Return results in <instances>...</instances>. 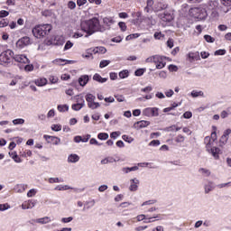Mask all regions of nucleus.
Returning <instances> with one entry per match:
<instances>
[{
  "instance_id": "obj_55",
  "label": "nucleus",
  "mask_w": 231,
  "mask_h": 231,
  "mask_svg": "<svg viewBox=\"0 0 231 231\" xmlns=\"http://www.w3.org/2000/svg\"><path fill=\"white\" fill-rule=\"evenodd\" d=\"M115 98L117 100V102H125V97L123 95H116Z\"/></svg>"
},
{
  "instance_id": "obj_38",
  "label": "nucleus",
  "mask_w": 231,
  "mask_h": 231,
  "mask_svg": "<svg viewBox=\"0 0 231 231\" xmlns=\"http://www.w3.org/2000/svg\"><path fill=\"white\" fill-rule=\"evenodd\" d=\"M69 189H72L73 190H75V192H78L79 189H73L68 185H60L59 186V190H69Z\"/></svg>"
},
{
  "instance_id": "obj_7",
  "label": "nucleus",
  "mask_w": 231,
  "mask_h": 231,
  "mask_svg": "<svg viewBox=\"0 0 231 231\" xmlns=\"http://www.w3.org/2000/svg\"><path fill=\"white\" fill-rule=\"evenodd\" d=\"M153 64H155L156 69H163V67L167 65V60L163 56L156 55Z\"/></svg>"
},
{
  "instance_id": "obj_49",
  "label": "nucleus",
  "mask_w": 231,
  "mask_h": 231,
  "mask_svg": "<svg viewBox=\"0 0 231 231\" xmlns=\"http://www.w3.org/2000/svg\"><path fill=\"white\" fill-rule=\"evenodd\" d=\"M118 26H119L121 32H125V30H127V25L124 22H119Z\"/></svg>"
},
{
  "instance_id": "obj_53",
  "label": "nucleus",
  "mask_w": 231,
  "mask_h": 231,
  "mask_svg": "<svg viewBox=\"0 0 231 231\" xmlns=\"http://www.w3.org/2000/svg\"><path fill=\"white\" fill-rule=\"evenodd\" d=\"M231 187V181L226 182V183H221L217 185L218 189H225V188H228Z\"/></svg>"
},
{
  "instance_id": "obj_43",
  "label": "nucleus",
  "mask_w": 231,
  "mask_h": 231,
  "mask_svg": "<svg viewBox=\"0 0 231 231\" xmlns=\"http://www.w3.org/2000/svg\"><path fill=\"white\" fill-rule=\"evenodd\" d=\"M146 69H138L135 70L134 75L135 77H142L143 73H145Z\"/></svg>"
},
{
  "instance_id": "obj_58",
  "label": "nucleus",
  "mask_w": 231,
  "mask_h": 231,
  "mask_svg": "<svg viewBox=\"0 0 231 231\" xmlns=\"http://www.w3.org/2000/svg\"><path fill=\"white\" fill-rule=\"evenodd\" d=\"M120 134H122L120 132H112L110 134V138H114V140H116V138H118Z\"/></svg>"
},
{
  "instance_id": "obj_6",
  "label": "nucleus",
  "mask_w": 231,
  "mask_h": 231,
  "mask_svg": "<svg viewBox=\"0 0 231 231\" xmlns=\"http://www.w3.org/2000/svg\"><path fill=\"white\" fill-rule=\"evenodd\" d=\"M160 108L158 107H147L143 110V116L152 118V116H160Z\"/></svg>"
},
{
  "instance_id": "obj_11",
  "label": "nucleus",
  "mask_w": 231,
  "mask_h": 231,
  "mask_svg": "<svg viewBox=\"0 0 231 231\" xmlns=\"http://www.w3.org/2000/svg\"><path fill=\"white\" fill-rule=\"evenodd\" d=\"M140 187V180L138 178H134L130 180L129 190L130 192H136Z\"/></svg>"
},
{
  "instance_id": "obj_17",
  "label": "nucleus",
  "mask_w": 231,
  "mask_h": 231,
  "mask_svg": "<svg viewBox=\"0 0 231 231\" xmlns=\"http://www.w3.org/2000/svg\"><path fill=\"white\" fill-rule=\"evenodd\" d=\"M214 142L212 139H210V136H206L204 138V143H205V147H206V151L214 147Z\"/></svg>"
},
{
  "instance_id": "obj_50",
  "label": "nucleus",
  "mask_w": 231,
  "mask_h": 231,
  "mask_svg": "<svg viewBox=\"0 0 231 231\" xmlns=\"http://www.w3.org/2000/svg\"><path fill=\"white\" fill-rule=\"evenodd\" d=\"M59 109L61 113H64L66 111L69 110V106L68 105H62V106H59Z\"/></svg>"
},
{
  "instance_id": "obj_41",
  "label": "nucleus",
  "mask_w": 231,
  "mask_h": 231,
  "mask_svg": "<svg viewBox=\"0 0 231 231\" xmlns=\"http://www.w3.org/2000/svg\"><path fill=\"white\" fill-rule=\"evenodd\" d=\"M175 142L177 143H183V142H185V136H183L182 134L177 135L175 138Z\"/></svg>"
},
{
  "instance_id": "obj_28",
  "label": "nucleus",
  "mask_w": 231,
  "mask_h": 231,
  "mask_svg": "<svg viewBox=\"0 0 231 231\" xmlns=\"http://www.w3.org/2000/svg\"><path fill=\"white\" fill-rule=\"evenodd\" d=\"M199 174H202V176H205L206 178H208V176H210L212 174L210 170H208L207 168L199 169Z\"/></svg>"
},
{
  "instance_id": "obj_19",
  "label": "nucleus",
  "mask_w": 231,
  "mask_h": 231,
  "mask_svg": "<svg viewBox=\"0 0 231 231\" xmlns=\"http://www.w3.org/2000/svg\"><path fill=\"white\" fill-rule=\"evenodd\" d=\"M88 82H89V77L88 75H82L79 77V86L84 88V86H86V84H88Z\"/></svg>"
},
{
  "instance_id": "obj_42",
  "label": "nucleus",
  "mask_w": 231,
  "mask_h": 231,
  "mask_svg": "<svg viewBox=\"0 0 231 231\" xmlns=\"http://www.w3.org/2000/svg\"><path fill=\"white\" fill-rule=\"evenodd\" d=\"M71 48H73V42H71V41H68L64 46L63 51H68V50H71Z\"/></svg>"
},
{
  "instance_id": "obj_12",
  "label": "nucleus",
  "mask_w": 231,
  "mask_h": 231,
  "mask_svg": "<svg viewBox=\"0 0 231 231\" xmlns=\"http://www.w3.org/2000/svg\"><path fill=\"white\" fill-rule=\"evenodd\" d=\"M159 17L164 23H171V21H172V19H174V15L172 14H171L170 12H167V11H165L162 14H160Z\"/></svg>"
},
{
  "instance_id": "obj_29",
  "label": "nucleus",
  "mask_w": 231,
  "mask_h": 231,
  "mask_svg": "<svg viewBox=\"0 0 231 231\" xmlns=\"http://www.w3.org/2000/svg\"><path fill=\"white\" fill-rule=\"evenodd\" d=\"M153 219H157V221H160V215H155L153 217H150L146 215V218L143 221V223H154Z\"/></svg>"
},
{
  "instance_id": "obj_22",
  "label": "nucleus",
  "mask_w": 231,
  "mask_h": 231,
  "mask_svg": "<svg viewBox=\"0 0 231 231\" xmlns=\"http://www.w3.org/2000/svg\"><path fill=\"white\" fill-rule=\"evenodd\" d=\"M86 106V101H84V99H81L80 103H77L72 105V109L73 111H80V109H82V107H84Z\"/></svg>"
},
{
  "instance_id": "obj_2",
  "label": "nucleus",
  "mask_w": 231,
  "mask_h": 231,
  "mask_svg": "<svg viewBox=\"0 0 231 231\" xmlns=\"http://www.w3.org/2000/svg\"><path fill=\"white\" fill-rule=\"evenodd\" d=\"M50 32H51V24H42L36 25L32 29V34L36 37V39H42L49 35Z\"/></svg>"
},
{
  "instance_id": "obj_57",
  "label": "nucleus",
  "mask_w": 231,
  "mask_h": 231,
  "mask_svg": "<svg viewBox=\"0 0 231 231\" xmlns=\"http://www.w3.org/2000/svg\"><path fill=\"white\" fill-rule=\"evenodd\" d=\"M182 132H183L185 134H188L189 136H190V134H192V130H190V128L188 127V126L183 127V128H182Z\"/></svg>"
},
{
  "instance_id": "obj_60",
  "label": "nucleus",
  "mask_w": 231,
  "mask_h": 231,
  "mask_svg": "<svg viewBox=\"0 0 231 231\" xmlns=\"http://www.w3.org/2000/svg\"><path fill=\"white\" fill-rule=\"evenodd\" d=\"M8 208H10V205H8V203L0 204V211L8 210Z\"/></svg>"
},
{
  "instance_id": "obj_64",
  "label": "nucleus",
  "mask_w": 231,
  "mask_h": 231,
  "mask_svg": "<svg viewBox=\"0 0 231 231\" xmlns=\"http://www.w3.org/2000/svg\"><path fill=\"white\" fill-rule=\"evenodd\" d=\"M220 3L224 6H231V0H220Z\"/></svg>"
},
{
  "instance_id": "obj_44",
  "label": "nucleus",
  "mask_w": 231,
  "mask_h": 231,
  "mask_svg": "<svg viewBox=\"0 0 231 231\" xmlns=\"http://www.w3.org/2000/svg\"><path fill=\"white\" fill-rule=\"evenodd\" d=\"M122 138L125 142H127V143H133V142H134V139L129 137V135H122Z\"/></svg>"
},
{
  "instance_id": "obj_10",
  "label": "nucleus",
  "mask_w": 231,
  "mask_h": 231,
  "mask_svg": "<svg viewBox=\"0 0 231 231\" xmlns=\"http://www.w3.org/2000/svg\"><path fill=\"white\" fill-rule=\"evenodd\" d=\"M30 44H32V41L30 40V37L24 36L17 41L16 48L23 49L26 46H30Z\"/></svg>"
},
{
  "instance_id": "obj_61",
  "label": "nucleus",
  "mask_w": 231,
  "mask_h": 231,
  "mask_svg": "<svg viewBox=\"0 0 231 231\" xmlns=\"http://www.w3.org/2000/svg\"><path fill=\"white\" fill-rule=\"evenodd\" d=\"M173 95H174V90H172V89H168L165 91V96L168 98H171V97H172Z\"/></svg>"
},
{
  "instance_id": "obj_36",
  "label": "nucleus",
  "mask_w": 231,
  "mask_h": 231,
  "mask_svg": "<svg viewBox=\"0 0 231 231\" xmlns=\"http://www.w3.org/2000/svg\"><path fill=\"white\" fill-rule=\"evenodd\" d=\"M59 64L60 66H65V64H75V60H64V59H60Z\"/></svg>"
},
{
  "instance_id": "obj_1",
  "label": "nucleus",
  "mask_w": 231,
  "mask_h": 231,
  "mask_svg": "<svg viewBox=\"0 0 231 231\" xmlns=\"http://www.w3.org/2000/svg\"><path fill=\"white\" fill-rule=\"evenodd\" d=\"M80 29L88 35H93V33H97V32H106V28L100 25V20L97 17L81 21Z\"/></svg>"
},
{
  "instance_id": "obj_26",
  "label": "nucleus",
  "mask_w": 231,
  "mask_h": 231,
  "mask_svg": "<svg viewBox=\"0 0 231 231\" xmlns=\"http://www.w3.org/2000/svg\"><path fill=\"white\" fill-rule=\"evenodd\" d=\"M93 53L97 54L98 53L99 55H104L107 51V50L105 47H96L93 49Z\"/></svg>"
},
{
  "instance_id": "obj_56",
  "label": "nucleus",
  "mask_w": 231,
  "mask_h": 231,
  "mask_svg": "<svg viewBox=\"0 0 231 231\" xmlns=\"http://www.w3.org/2000/svg\"><path fill=\"white\" fill-rule=\"evenodd\" d=\"M156 60V55L150 56L145 60V62L147 63H152L154 64V61Z\"/></svg>"
},
{
  "instance_id": "obj_16",
  "label": "nucleus",
  "mask_w": 231,
  "mask_h": 231,
  "mask_svg": "<svg viewBox=\"0 0 231 231\" xmlns=\"http://www.w3.org/2000/svg\"><path fill=\"white\" fill-rule=\"evenodd\" d=\"M187 59L189 62H194L196 60H199V51L189 52L187 55Z\"/></svg>"
},
{
  "instance_id": "obj_51",
  "label": "nucleus",
  "mask_w": 231,
  "mask_h": 231,
  "mask_svg": "<svg viewBox=\"0 0 231 231\" xmlns=\"http://www.w3.org/2000/svg\"><path fill=\"white\" fill-rule=\"evenodd\" d=\"M215 8H217V1L210 2L208 10H215Z\"/></svg>"
},
{
  "instance_id": "obj_39",
  "label": "nucleus",
  "mask_w": 231,
  "mask_h": 231,
  "mask_svg": "<svg viewBox=\"0 0 231 231\" xmlns=\"http://www.w3.org/2000/svg\"><path fill=\"white\" fill-rule=\"evenodd\" d=\"M98 140H107L109 138V134L107 133H99L97 134Z\"/></svg>"
},
{
  "instance_id": "obj_4",
  "label": "nucleus",
  "mask_w": 231,
  "mask_h": 231,
  "mask_svg": "<svg viewBox=\"0 0 231 231\" xmlns=\"http://www.w3.org/2000/svg\"><path fill=\"white\" fill-rule=\"evenodd\" d=\"M190 14L196 19H199L200 21L203 19H207L208 13L206 8L203 7H195L190 9Z\"/></svg>"
},
{
  "instance_id": "obj_14",
  "label": "nucleus",
  "mask_w": 231,
  "mask_h": 231,
  "mask_svg": "<svg viewBox=\"0 0 231 231\" xmlns=\"http://www.w3.org/2000/svg\"><path fill=\"white\" fill-rule=\"evenodd\" d=\"M149 125H151V122L145 120H141L134 124V129H143L145 127H149Z\"/></svg>"
},
{
  "instance_id": "obj_21",
  "label": "nucleus",
  "mask_w": 231,
  "mask_h": 231,
  "mask_svg": "<svg viewBox=\"0 0 231 231\" xmlns=\"http://www.w3.org/2000/svg\"><path fill=\"white\" fill-rule=\"evenodd\" d=\"M43 138L48 142V143H52L53 145H57L58 143V138L56 136L44 135Z\"/></svg>"
},
{
  "instance_id": "obj_59",
  "label": "nucleus",
  "mask_w": 231,
  "mask_h": 231,
  "mask_svg": "<svg viewBox=\"0 0 231 231\" xmlns=\"http://www.w3.org/2000/svg\"><path fill=\"white\" fill-rule=\"evenodd\" d=\"M109 77L110 80H116V79H118V74L116 72H110Z\"/></svg>"
},
{
  "instance_id": "obj_8",
  "label": "nucleus",
  "mask_w": 231,
  "mask_h": 231,
  "mask_svg": "<svg viewBox=\"0 0 231 231\" xmlns=\"http://www.w3.org/2000/svg\"><path fill=\"white\" fill-rule=\"evenodd\" d=\"M116 23V21H115V18L111 17V16H107L103 18V26L102 28H105L106 30H111L113 28V25Z\"/></svg>"
},
{
  "instance_id": "obj_48",
  "label": "nucleus",
  "mask_w": 231,
  "mask_h": 231,
  "mask_svg": "<svg viewBox=\"0 0 231 231\" xmlns=\"http://www.w3.org/2000/svg\"><path fill=\"white\" fill-rule=\"evenodd\" d=\"M182 118H185L186 120H189L192 118V112L187 111L182 115Z\"/></svg>"
},
{
  "instance_id": "obj_27",
  "label": "nucleus",
  "mask_w": 231,
  "mask_h": 231,
  "mask_svg": "<svg viewBox=\"0 0 231 231\" xmlns=\"http://www.w3.org/2000/svg\"><path fill=\"white\" fill-rule=\"evenodd\" d=\"M47 46H57L59 44V40L57 39V36H54L52 38H51L50 40H48L46 42Z\"/></svg>"
},
{
  "instance_id": "obj_54",
  "label": "nucleus",
  "mask_w": 231,
  "mask_h": 231,
  "mask_svg": "<svg viewBox=\"0 0 231 231\" xmlns=\"http://www.w3.org/2000/svg\"><path fill=\"white\" fill-rule=\"evenodd\" d=\"M204 39L207 42H214L216 41V39H214L212 36L206 34L204 36Z\"/></svg>"
},
{
  "instance_id": "obj_24",
  "label": "nucleus",
  "mask_w": 231,
  "mask_h": 231,
  "mask_svg": "<svg viewBox=\"0 0 231 231\" xmlns=\"http://www.w3.org/2000/svg\"><path fill=\"white\" fill-rule=\"evenodd\" d=\"M167 5L162 3H156L153 5V12H161V10H165Z\"/></svg>"
},
{
  "instance_id": "obj_62",
  "label": "nucleus",
  "mask_w": 231,
  "mask_h": 231,
  "mask_svg": "<svg viewBox=\"0 0 231 231\" xmlns=\"http://www.w3.org/2000/svg\"><path fill=\"white\" fill-rule=\"evenodd\" d=\"M71 221H73V217L61 218V223H71Z\"/></svg>"
},
{
  "instance_id": "obj_45",
  "label": "nucleus",
  "mask_w": 231,
  "mask_h": 231,
  "mask_svg": "<svg viewBox=\"0 0 231 231\" xmlns=\"http://www.w3.org/2000/svg\"><path fill=\"white\" fill-rule=\"evenodd\" d=\"M151 91H152V86H147L141 88V93H151Z\"/></svg>"
},
{
  "instance_id": "obj_30",
  "label": "nucleus",
  "mask_w": 231,
  "mask_h": 231,
  "mask_svg": "<svg viewBox=\"0 0 231 231\" xmlns=\"http://www.w3.org/2000/svg\"><path fill=\"white\" fill-rule=\"evenodd\" d=\"M153 5H154V1H152V0H148V1H147V5H146V7L144 8V11L147 12V13H149V12H151V10H154V9H153L154 7H152Z\"/></svg>"
},
{
  "instance_id": "obj_5",
  "label": "nucleus",
  "mask_w": 231,
  "mask_h": 231,
  "mask_svg": "<svg viewBox=\"0 0 231 231\" xmlns=\"http://www.w3.org/2000/svg\"><path fill=\"white\" fill-rule=\"evenodd\" d=\"M85 98L89 109H98V107H100V103L95 102V100H97V97H95V95L88 93L86 95Z\"/></svg>"
},
{
  "instance_id": "obj_52",
  "label": "nucleus",
  "mask_w": 231,
  "mask_h": 231,
  "mask_svg": "<svg viewBox=\"0 0 231 231\" xmlns=\"http://www.w3.org/2000/svg\"><path fill=\"white\" fill-rule=\"evenodd\" d=\"M68 8H69V10H75V8H77V4L73 1H69L68 3Z\"/></svg>"
},
{
  "instance_id": "obj_40",
  "label": "nucleus",
  "mask_w": 231,
  "mask_h": 231,
  "mask_svg": "<svg viewBox=\"0 0 231 231\" xmlns=\"http://www.w3.org/2000/svg\"><path fill=\"white\" fill-rule=\"evenodd\" d=\"M227 142H228V137H226V135H222L219 141L220 147H223V145H226Z\"/></svg>"
},
{
  "instance_id": "obj_46",
  "label": "nucleus",
  "mask_w": 231,
  "mask_h": 231,
  "mask_svg": "<svg viewBox=\"0 0 231 231\" xmlns=\"http://www.w3.org/2000/svg\"><path fill=\"white\" fill-rule=\"evenodd\" d=\"M13 124L14 125H23V124H24V119H14L13 120Z\"/></svg>"
},
{
  "instance_id": "obj_20",
  "label": "nucleus",
  "mask_w": 231,
  "mask_h": 231,
  "mask_svg": "<svg viewBox=\"0 0 231 231\" xmlns=\"http://www.w3.org/2000/svg\"><path fill=\"white\" fill-rule=\"evenodd\" d=\"M93 80H95L96 82H98L99 84H105V82L107 80V78H102L100 74L96 73L93 76Z\"/></svg>"
},
{
  "instance_id": "obj_33",
  "label": "nucleus",
  "mask_w": 231,
  "mask_h": 231,
  "mask_svg": "<svg viewBox=\"0 0 231 231\" xmlns=\"http://www.w3.org/2000/svg\"><path fill=\"white\" fill-rule=\"evenodd\" d=\"M111 64V60H103L99 63V68L102 69L104 68H107Z\"/></svg>"
},
{
  "instance_id": "obj_25",
  "label": "nucleus",
  "mask_w": 231,
  "mask_h": 231,
  "mask_svg": "<svg viewBox=\"0 0 231 231\" xmlns=\"http://www.w3.org/2000/svg\"><path fill=\"white\" fill-rule=\"evenodd\" d=\"M116 162V159L114 157H106L103 160H101L100 163L101 165H107V163H115Z\"/></svg>"
},
{
  "instance_id": "obj_47",
  "label": "nucleus",
  "mask_w": 231,
  "mask_h": 231,
  "mask_svg": "<svg viewBox=\"0 0 231 231\" xmlns=\"http://www.w3.org/2000/svg\"><path fill=\"white\" fill-rule=\"evenodd\" d=\"M160 140H152L149 143L150 147H158L160 145Z\"/></svg>"
},
{
  "instance_id": "obj_23",
  "label": "nucleus",
  "mask_w": 231,
  "mask_h": 231,
  "mask_svg": "<svg viewBox=\"0 0 231 231\" xmlns=\"http://www.w3.org/2000/svg\"><path fill=\"white\" fill-rule=\"evenodd\" d=\"M190 96L192 98H198V97H201L202 98H205V92L199 90H192L190 93Z\"/></svg>"
},
{
  "instance_id": "obj_32",
  "label": "nucleus",
  "mask_w": 231,
  "mask_h": 231,
  "mask_svg": "<svg viewBox=\"0 0 231 231\" xmlns=\"http://www.w3.org/2000/svg\"><path fill=\"white\" fill-rule=\"evenodd\" d=\"M35 84H36V86H40V87L46 86V84H48V79L42 78L40 79H37L35 81Z\"/></svg>"
},
{
  "instance_id": "obj_15",
  "label": "nucleus",
  "mask_w": 231,
  "mask_h": 231,
  "mask_svg": "<svg viewBox=\"0 0 231 231\" xmlns=\"http://www.w3.org/2000/svg\"><path fill=\"white\" fill-rule=\"evenodd\" d=\"M214 189H216V184H214V181L212 180H208V183L204 184L205 194H210Z\"/></svg>"
},
{
  "instance_id": "obj_3",
  "label": "nucleus",
  "mask_w": 231,
  "mask_h": 231,
  "mask_svg": "<svg viewBox=\"0 0 231 231\" xmlns=\"http://www.w3.org/2000/svg\"><path fill=\"white\" fill-rule=\"evenodd\" d=\"M12 60H14V52L12 50H7L0 54L1 66H8V64H12Z\"/></svg>"
},
{
  "instance_id": "obj_37",
  "label": "nucleus",
  "mask_w": 231,
  "mask_h": 231,
  "mask_svg": "<svg viewBox=\"0 0 231 231\" xmlns=\"http://www.w3.org/2000/svg\"><path fill=\"white\" fill-rule=\"evenodd\" d=\"M129 77V70L128 69H124L119 72V78L120 79H127Z\"/></svg>"
},
{
  "instance_id": "obj_18",
  "label": "nucleus",
  "mask_w": 231,
  "mask_h": 231,
  "mask_svg": "<svg viewBox=\"0 0 231 231\" xmlns=\"http://www.w3.org/2000/svg\"><path fill=\"white\" fill-rule=\"evenodd\" d=\"M80 161V156H79L77 153L69 154L68 157L69 163H77V162Z\"/></svg>"
},
{
  "instance_id": "obj_31",
  "label": "nucleus",
  "mask_w": 231,
  "mask_h": 231,
  "mask_svg": "<svg viewBox=\"0 0 231 231\" xmlns=\"http://www.w3.org/2000/svg\"><path fill=\"white\" fill-rule=\"evenodd\" d=\"M213 132L211 133V135L209 136L210 140H213V142H216L217 140V134L216 133L217 131V127L212 126Z\"/></svg>"
},
{
  "instance_id": "obj_34",
  "label": "nucleus",
  "mask_w": 231,
  "mask_h": 231,
  "mask_svg": "<svg viewBox=\"0 0 231 231\" xmlns=\"http://www.w3.org/2000/svg\"><path fill=\"white\" fill-rule=\"evenodd\" d=\"M51 219L48 217L36 219V223H40L41 225H46V223H50Z\"/></svg>"
},
{
  "instance_id": "obj_13",
  "label": "nucleus",
  "mask_w": 231,
  "mask_h": 231,
  "mask_svg": "<svg viewBox=\"0 0 231 231\" xmlns=\"http://www.w3.org/2000/svg\"><path fill=\"white\" fill-rule=\"evenodd\" d=\"M14 60L15 62H21L22 64H30V60L23 54L14 55Z\"/></svg>"
},
{
  "instance_id": "obj_35",
  "label": "nucleus",
  "mask_w": 231,
  "mask_h": 231,
  "mask_svg": "<svg viewBox=\"0 0 231 231\" xmlns=\"http://www.w3.org/2000/svg\"><path fill=\"white\" fill-rule=\"evenodd\" d=\"M157 202H158V200H156V199L146 200V201L142 203L141 207H147V206H151V205H155V203H157Z\"/></svg>"
},
{
  "instance_id": "obj_9",
  "label": "nucleus",
  "mask_w": 231,
  "mask_h": 231,
  "mask_svg": "<svg viewBox=\"0 0 231 231\" xmlns=\"http://www.w3.org/2000/svg\"><path fill=\"white\" fill-rule=\"evenodd\" d=\"M206 151L214 158V160H219V155L221 154V149L219 147L213 146Z\"/></svg>"
},
{
  "instance_id": "obj_63",
  "label": "nucleus",
  "mask_w": 231,
  "mask_h": 231,
  "mask_svg": "<svg viewBox=\"0 0 231 231\" xmlns=\"http://www.w3.org/2000/svg\"><path fill=\"white\" fill-rule=\"evenodd\" d=\"M147 217V215H143V214H141V215H138L137 217H136V219H137V221H145V218Z\"/></svg>"
}]
</instances>
